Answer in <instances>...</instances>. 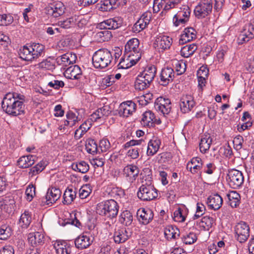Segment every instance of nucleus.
<instances>
[{
    "mask_svg": "<svg viewBox=\"0 0 254 254\" xmlns=\"http://www.w3.org/2000/svg\"><path fill=\"white\" fill-rule=\"evenodd\" d=\"M25 96L15 92L6 93L1 102L3 110L8 115L16 117L25 113Z\"/></svg>",
    "mask_w": 254,
    "mask_h": 254,
    "instance_id": "obj_1",
    "label": "nucleus"
},
{
    "mask_svg": "<svg viewBox=\"0 0 254 254\" xmlns=\"http://www.w3.org/2000/svg\"><path fill=\"white\" fill-rule=\"evenodd\" d=\"M161 144V140L157 137H153L147 144L146 155L151 157L156 154L158 151Z\"/></svg>",
    "mask_w": 254,
    "mask_h": 254,
    "instance_id": "obj_22",
    "label": "nucleus"
},
{
    "mask_svg": "<svg viewBox=\"0 0 254 254\" xmlns=\"http://www.w3.org/2000/svg\"><path fill=\"white\" fill-rule=\"evenodd\" d=\"M57 254H70L69 249L66 247L65 242H57L54 244Z\"/></svg>",
    "mask_w": 254,
    "mask_h": 254,
    "instance_id": "obj_48",
    "label": "nucleus"
},
{
    "mask_svg": "<svg viewBox=\"0 0 254 254\" xmlns=\"http://www.w3.org/2000/svg\"><path fill=\"white\" fill-rule=\"evenodd\" d=\"M155 121L154 114L151 111H146L143 114L141 123L143 126L153 127L154 125Z\"/></svg>",
    "mask_w": 254,
    "mask_h": 254,
    "instance_id": "obj_32",
    "label": "nucleus"
},
{
    "mask_svg": "<svg viewBox=\"0 0 254 254\" xmlns=\"http://www.w3.org/2000/svg\"><path fill=\"white\" fill-rule=\"evenodd\" d=\"M156 73V67L151 65L146 67L139 75L151 84L155 76Z\"/></svg>",
    "mask_w": 254,
    "mask_h": 254,
    "instance_id": "obj_26",
    "label": "nucleus"
},
{
    "mask_svg": "<svg viewBox=\"0 0 254 254\" xmlns=\"http://www.w3.org/2000/svg\"><path fill=\"white\" fill-rule=\"evenodd\" d=\"M31 47L33 49L32 51L33 53L35 59L41 56L44 50V46L39 43H33L30 45Z\"/></svg>",
    "mask_w": 254,
    "mask_h": 254,
    "instance_id": "obj_49",
    "label": "nucleus"
},
{
    "mask_svg": "<svg viewBox=\"0 0 254 254\" xmlns=\"http://www.w3.org/2000/svg\"><path fill=\"white\" fill-rule=\"evenodd\" d=\"M33 49L29 46H24L19 50V55L22 60L26 61H32L35 59L33 53L32 51Z\"/></svg>",
    "mask_w": 254,
    "mask_h": 254,
    "instance_id": "obj_29",
    "label": "nucleus"
},
{
    "mask_svg": "<svg viewBox=\"0 0 254 254\" xmlns=\"http://www.w3.org/2000/svg\"><path fill=\"white\" fill-rule=\"evenodd\" d=\"M36 156L31 155L21 157L17 161V165L21 168H27L34 164Z\"/></svg>",
    "mask_w": 254,
    "mask_h": 254,
    "instance_id": "obj_31",
    "label": "nucleus"
},
{
    "mask_svg": "<svg viewBox=\"0 0 254 254\" xmlns=\"http://www.w3.org/2000/svg\"><path fill=\"white\" fill-rule=\"evenodd\" d=\"M69 54L68 53L63 55L57 58V63L59 64L66 65L67 64L71 63V61L69 59Z\"/></svg>",
    "mask_w": 254,
    "mask_h": 254,
    "instance_id": "obj_59",
    "label": "nucleus"
},
{
    "mask_svg": "<svg viewBox=\"0 0 254 254\" xmlns=\"http://www.w3.org/2000/svg\"><path fill=\"white\" fill-rule=\"evenodd\" d=\"M136 105L132 101H127L122 103L119 106V113L121 116L127 117L136 111Z\"/></svg>",
    "mask_w": 254,
    "mask_h": 254,
    "instance_id": "obj_16",
    "label": "nucleus"
},
{
    "mask_svg": "<svg viewBox=\"0 0 254 254\" xmlns=\"http://www.w3.org/2000/svg\"><path fill=\"white\" fill-rule=\"evenodd\" d=\"M254 37V19L249 23L246 24L244 27L243 31L238 37L239 44L247 42Z\"/></svg>",
    "mask_w": 254,
    "mask_h": 254,
    "instance_id": "obj_13",
    "label": "nucleus"
},
{
    "mask_svg": "<svg viewBox=\"0 0 254 254\" xmlns=\"http://www.w3.org/2000/svg\"><path fill=\"white\" fill-rule=\"evenodd\" d=\"M212 9V0H201L195 6L194 13L197 18L201 19L209 14L211 12Z\"/></svg>",
    "mask_w": 254,
    "mask_h": 254,
    "instance_id": "obj_9",
    "label": "nucleus"
},
{
    "mask_svg": "<svg viewBox=\"0 0 254 254\" xmlns=\"http://www.w3.org/2000/svg\"><path fill=\"white\" fill-rule=\"evenodd\" d=\"M197 48V45L194 44L187 45L181 49V55L185 58H189L194 54Z\"/></svg>",
    "mask_w": 254,
    "mask_h": 254,
    "instance_id": "obj_38",
    "label": "nucleus"
},
{
    "mask_svg": "<svg viewBox=\"0 0 254 254\" xmlns=\"http://www.w3.org/2000/svg\"><path fill=\"white\" fill-rule=\"evenodd\" d=\"M235 239L240 243H245L250 237V227L247 223L241 221L234 227Z\"/></svg>",
    "mask_w": 254,
    "mask_h": 254,
    "instance_id": "obj_8",
    "label": "nucleus"
},
{
    "mask_svg": "<svg viewBox=\"0 0 254 254\" xmlns=\"http://www.w3.org/2000/svg\"><path fill=\"white\" fill-rule=\"evenodd\" d=\"M29 243L33 247L43 245L45 243V237L42 232L30 233L28 235Z\"/></svg>",
    "mask_w": 254,
    "mask_h": 254,
    "instance_id": "obj_21",
    "label": "nucleus"
},
{
    "mask_svg": "<svg viewBox=\"0 0 254 254\" xmlns=\"http://www.w3.org/2000/svg\"><path fill=\"white\" fill-rule=\"evenodd\" d=\"M39 67L47 70H51L54 68V64L50 60L46 59L39 64Z\"/></svg>",
    "mask_w": 254,
    "mask_h": 254,
    "instance_id": "obj_60",
    "label": "nucleus"
},
{
    "mask_svg": "<svg viewBox=\"0 0 254 254\" xmlns=\"http://www.w3.org/2000/svg\"><path fill=\"white\" fill-rule=\"evenodd\" d=\"M195 105V102L193 97L191 95H183L180 100V109L184 113L190 112Z\"/></svg>",
    "mask_w": 254,
    "mask_h": 254,
    "instance_id": "obj_17",
    "label": "nucleus"
},
{
    "mask_svg": "<svg viewBox=\"0 0 254 254\" xmlns=\"http://www.w3.org/2000/svg\"><path fill=\"white\" fill-rule=\"evenodd\" d=\"M65 6L61 1H54L49 3L45 8L46 13L54 17L57 18L62 15L65 12Z\"/></svg>",
    "mask_w": 254,
    "mask_h": 254,
    "instance_id": "obj_12",
    "label": "nucleus"
},
{
    "mask_svg": "<svg viewBox=\"0 0 254 254\" xmlns=\"http://www.w3.org/2000/svg\"><path fill=\"white\" fill-rule=\"evenodd\" d=\"M168 0H154L153 3V11L154 12H158L160 9L166 11L165 5H167Z\"/></svg>",
    "mask_w": 254,
    "mask_h": 254,
    "instance_id": "obj_51",
    "label": "nucleus"
},
{
    "mask_svg": "<svg viewBox=\"0 0 254 254\" xmlns=\"http://www.w3.org/2000/svg\"><path fill=\"white\" fill-rule=\"evenodd\" d=\"M205 207L204 205L201 203H197L196 213L194 215V219H197L201 216L205 212Z\"/></svg>",
    "mask_w": 254,
    "mask_h": 254,
    "instance_id": "obj_62",
    "label": "nucleus"
},
{
    "mask_svg": "<svg viewBox=\"0 0 254 254\" xmlns=\"http://www.w3.org/2000/svg\"><path fill=\"white\" fill-rule=\"evenodd\" d=\"M124 176L128 178L131 181L135 179L139 173L138 167L134 165L130 164L126 166L123 169Z\"/></svg>",
    "mask_w": 254,
    "mask_h": 254,
    "instance_id": "obj_27",
    "label": "nucleus"
},
{
    "mask_svg": "<svg viewBox=\"0 0 254 254\" xmlns=\"http://www.w3.org/2000/svg\"><path fill=\"white\" fill-rule=\"evenodd\" d=\"M125 146V147H132L128 150L127 155L132 159L138 158L139 153L142 152L146 148V143L142 139L131 140L126 143Z\"/></svg>",
    "mask_w": 254,
    "mask_h": 254,
    "instance_id": "obj_4",
    "label": "nucleus"
},
{
    "mask_svg": "<svg viewBox=\"0 0 254 254\" xmlns=\"http://www.w3.org/2000/svg\"><path fill=\"white\" fill-rule=\"evenodd\" d=\"M85 149L89 153L94 154L99 153L98 145L93 139H88L86 141Z\"/></svg>",
    "mask_w": 254,
    "mask_h": 254,
    "instance_id": "obj_43",
    "label": "nucleus"
},
{
    "mask_svg": "<svg viewBox=\"0 0 254 254\" xmlns=\"http://www.w3.org/2000/svg\"><path fill=\"white\" fill-rule=\"evenodd\" d=\"M176 14L177 16L187 18L188 20L190 15V9L188 6H184L183 9L179 11Z\"/></svg>",
    "mask_w": 254,
    "mask_h": 254,
    "instance_id": "obj_63",
    "label": "nucleus"
},
{
    "mask_svg": "<svg viewBox=\"0 0 254 254\" xmlns=\"http://www.w3.org/2000/svg\"><path fill=\"white\" fill-rule=\"evenodd\" d=\"M152 13L147 11L143 13L140 18L134 24L132 27L133 33H138L144 30L149 24L152 18Z\"/></svg>",
    "mask_w": 254,
    "mask_h": 254,
    "instance_id": "obj_11",
    "label": "nucleus"
},
{
    "mask_svg": "<svg viewBox=\"0 0 254 254\" xmlns=\"http://www.w3.org/2000/svg\"><path fill=\"white\" fill-rule=\"evenodd\" d=\"M116 3V0H104L101 1L99 9L102 11H110L115 7Z\"/></svg>",
    "mask_w": 254,
    "mask_h": 254,
    "instance_id": "obj_44",
    "label": "nucleus"
},
{
    "mask_svg": "<svg viewBox=\"0 0 254 254\" xmlns=\"http://www.w3.org/2000/svg\"><path fill=\"white\" fill-rule=\"evenodd\" d=\"M212 138L209 135H205L202 137L199 143V149L201 152L205 153L209 149L212 143Z\"/></svg>",
    "mask_w": 254,
    "mask_h": 254,
    "instance_id": "obj_39",
    "label": "nucleus"
},
{
    "mask_svg": "<svg viewBox=\"0 0 254 254\" xmlns=\"http://www.w3.org/2000/svg\"><path fill=\"white\" fill-rule=\"evenodd\" d=\"M91 192V189L88 184L82 186L80 188V199H84L87 198Z\"/></svg>",
    "mask_w": 254,
    "mask_h": 254,
    "instance_id": "obj_57",
    "label": "nucleus"
},
{
    "mask_svg": "<svg viewBox=\"0 0 254 254\" xmlns=\"http://www.w3.org/2000/svg\"><path fill=\"white\" fill-rule=\"evenodd\" d=\"M139 60L136 58L131 57L128 58L124 55V57L121 58V61L118 65V68H128L134 65Z\"/></svg>",
    "mask_w": 254,
    "mask_h": 254,
    "instance_id": "obj_30",
    "label": "nucleus"
},
{
    "mask_svg": "<svg viewBox=\"0 0 254 254\" xmlns=\"http://www.w3.org/2000/svg\"><path fill=\"white\" fill-rule=\"evenodd\" d=\"M129 238L127 232L125 228L118 229L114 233V239L116 243H122L126 241Z\"/></svg>",
    "mask_w": 254,
    "mask_h": 254,
    "instance_id": "obj_33",
    "label": "nucleus"
},
{
    "mask_svg": "<svg viewBox=\"0 0 254 254\" xmlns=\"http://www.w3.org/2000/svg\"><path fill=\"white\" fill-rule=\"evenodd\" d=\"M111 52L107 49H100L92 56V63L97 68H104L108 66L112 60Z\"/></svg>",
    "mask_w": 254,
    "mask_h": 254,
    "instance_id": "obj_3",
    "label": "nucleus"
},
{
    "mask_svg": "<svg viewBox=\"0 0 254 254\" xmlns=\"http://www.w3.org/2000/svg\"><path fill=\"white\" fill-rule=\"evenodd\" d=\"M119 211L117 202L113 199L102 201L96 207V212L99 215L110 219L115 218Z\"/></svg>",
    "mask_w": 254,
    "mask_h": 254,
    "instance_id": "obj_2",
    "label": "nucleus"
},
{
    "mask_svg": "<svg viewBox=\"0 0 254 254\" xmlns=\"http://www.w3.org/2000/svg\"><path fill=\"white\" fill-rule=\"evenodd\" d=\"M91 244V241L89 236L83 234L80 237V249H85L89 247Z\"/></svg>",
    "mask_w": 254,
    "mask_h": 254,
    "instance_id": "obj_61",
    "label": "nucleus"
},
{
    "mask_svg": "<svg viewBox=\"0 0 254 254\" xmlns=\"http://www.w3.org/2000/svg\"><path fill=\"white\" fill-rule=\"evenodd\" d=\"M173 218L175 221L178 222H182L185 220L186 216L181 208H178L174 211Z\"/></svg>",
    "mask_w": 254,
    "mask_h": 254,
    "instance_id": "obj_55",
    "label": "nucleus"
},
{
    "mask_svg": "<svg viewBox=\"0 0 254 254\" xmlns=\"http://www.w3.org/2000/svg\"><path fill=\"white\" fill-rule=\"evenodd\" d=\"M137 216L140 223L147 225L152 221L154 214L150 209L142 208L138 210Z\"/></svg>",
    "mask_w": 254,
    "mask_h": 254,
    "instance_id": "obj_19",
    "label": "nucleus"
},
{
    "mask_svg": "<svg viewBox=\"0 0 254 254\" xmlns=\"http://www.w3.org/2000/svg\"><path fill=\"white\" fill-rule=\"evenodd\" d=\"M229 204L233 208L237 207L240 202V195L236 191H231L227 194Z\"/></svg>",
    "mask_w": 254,
    "mask_h": 254,
    "instance_id": "obj_36",
    "label": "nucleus"
},
{
    "mask_svg": "<svg viewBox=\"0 0 254 254\" xmlns=\"http://www.w3.org/2000/svg\"><path fill=\"white\" fill-rule=\"evenodd\" d=\"M154 107L159 113L167 115L171 110V101L168 98L159 97L155 100Z\"/></svg>",
    "mask_w": 254,
    "mask_h": 254,
    "instance_id": "obj_15",
    "label": "nucleus"
},
{
    "mask_svg": "<svg viewBox=\"0 0 254 254\" xmlns=\"http://www.w3.org/2000/svg\"><path fill=\"white\" fill-rule=\"evenodd\" d=\"M172 64L178 75H181L186 71L187 66L185 63L183 61L174 60L172 61Z\"/></svg>",
    "mask_w": 254,
    "mask_h": 254,
    "instance_id": "obj_47",
    "label": "nucleus"
},
{
    "mask_svg": "<svg viewBox=\"0 0 254 254\" xmlns=\"http://www.w3.org/2000/svg\"><path fill=\"white\" fill-rule=\"evenodd\" d=\"M76 194L75 189L73 190L71 188H67L63 195V203L66 205L70 204L75 198Z\"/></svg>",
    "mask_w": 254,
    "mask_h": 254,
    "instance_id": "obj_37",
    "label": "nucleus"
},
{
    "mask_svg": "<svg viewBox=\"0 0 254 254\" xmlns=\"http://www.w3.org/2000/svg\"><path fill=\"white\" fill-rule=\"evenodd\" d=\"M11 235L10 228L6 226H2L0 228V239L6 240Z\"/></svg>",
    "mask_w": 254,
    "mask_h": 254,
    "instance_id": "obj_58",
    "label": "nucleus"
},
{
    "mask_svg": "<svg viewBox=\"0 0 254 254\" xmlns=\"http://www.w3.org/2000/svg\"><path fill=\"white\" fill-rule=\"evenodd\" d=\"M150 85V83L149 82L138 75L134 83V87L136 90H143L149 87Z\"/></svg>",
    "mask_w": 254,
    "mask_h": 254,
    "instance_id": "obj_46",
    "label": "nucleus"
},
{
    "mask_svg": "<svg viewBox=\"0 0 254 254\" xmlns=\"http://www.w3.org/2000/svg\"><path fill=\"white\" fill-rule=\"evenodd\" d=\"M203 166L202 160L199 157H193L187 165V169L191 173H196L198 171L200 170Z\"/></svg>",
    "mask_w": 254,
    "mask_h": 254,
    "instance_id": "obj_25",
    "label": "nucleus"
},
{
    "mask_svg": "<svg viewBox=\"0 0 254 254\" xmlns=\"http://www.w3.org/2000/svg\"><path fill=\"white\" fill-rule=\"evenodd\" d=\"M61 194L62 192L58 188L55 187L49 188L46 195L41 199V205H52L60 198Z\"/></svg>",
    "mask_w": 254,
    "mask_h": 254,
    "instance_id": "obj_10",
    "label": "nucleus"
},
{
    "mask_svg": "<svg viewBox=\"0 0 254 254\" xmlns=\"http://www.w3.org/2000/svg\"><path fill=\"white\" fill-rule=\"evenodd\" d=\"M123 20L121 17H115L104 20L98 24L97 28L100 29L115 30L122 25Z\"/></svg>",
    "mask_w": 254,
    "mask_h": 254,
    "instance_id": "obj_14",
    "label": "nucleus"
},
{
    "mask_svg": "<svg viewBox=\"0 0 254 254\" xmlns=\"http://www.w3.org/2000/svg\"><path fill=\"white\" fill-rule=\"evenodd\" d=\"M172 43V38L167 35H158L155 40V44L160 52H163L169 49Z\"/></svg>",
    "mask_w": 254,
    "mask_h": 254,
    "instance_id": "obj_18",
    "label": "nucleus"
},
{
    "mask_svg": "<svg viewBox=\"0 0 254 254\" xmlns=\"http://www.w3.org/2000/svg\"><path fill=\"white\" fill-rule=\"evenodd\" d=\"M74 23L78 25L79 21L76 23L75 21H74V18L71 17L64 21H59L58 25L62 28L66 29L69 28Z\"/></svg>",
    "mask_w": 254,
    "mask_h": 254,
    "instance_id": "obj_53",
    "label": "nucleus"
},
{
    "mask_svg": "<svg viewBox=\"0 0 254 254\" xmlns=\"http://www.w3.org/2000/svg\"><path fill=\"white\" fill-rule=\"evenodd\" d=\"M66 117L68 120L66 121L64 123L65 126L72 127L75 125L76 122H77V117L72 112H68L66 114Z\"/></svg>",
    "mask_w": 254,
    "mask_h": 254,
    "instance_id": "obj_56",
    "label": "nucleus"
},
{
    "mask_svg": "<svg viewBox=\"0 0 254 254\" xmlns=\"http://www.w3.org/2000/svg\"><path fill=\"white\" fill-rule=\"evenodd\" d=\"M65 76L67 78L78 79L79 78V66L74 65L68 67L65 71Z\"/></svg>",
    "mask_w": 254,
    "mask_h": 254,
    "instance_id": "obj_34",
    "label": "nucleus"
},
{
    "mask_svg": "<svg viewBox=\"0 0 254 254\" xmlns=\"http://www.w3.org/2000/svg\"><path fill=\"white\" fill-rule=\"evenodd\" d=\"M110 148L111 144L108 139L104 138L100 141L98 147L99 153L107 152Z\"/></svg>",
    "mask_w": 254,
    "mask_h": 254,
    "instance_id": "obj_50",
    "label": "nucleus"
},
{
    "mask_svg": "<svg viewBox=\"0 0 254 254\" xmlns=\"http://www.w3.org/2000/svg\"><path fill=\"white\" fill-rule=\"evenodd\" d=\"M31 222V216L28 211H25L21 214L19 219V224L23 228H27Z\"/></svg>",
    "mask_w": 254,
    "mask_h": 254,
    "instance_id": "obj_45",
    "label": "nucleus"
},
{
    "mask_svg": "<svg viewBox=\"0 0 254 254\" xmlns=\"http://www.w3.org/2000/svg\"><path fill=\"white\" fill-rule=\"evenodd\" d=\"M137 196L143 201H150L158 196L157 190L151 184H143L139 189Z\"/></svg>",
    "mask_w": 254,
    "mask_h": 254,
    "instance_id": "obj_6",
    "label": "nucleus"
},
{
    "mask_svg": "<svg viewBox=\"0 0 254 254\" xmlns=\"http://www.w3.org/2000/svg\"><path fill=\"white\" fill-rule=\"evenodd\" d=\"M25 194L27 196V200L29 201L32 200L33 196L35 195V188L32 186H30L26 189L25 190Z\"/></svg>",
    "mask_w": 254,
    "mask_h": 254,
    "instance_id": "obj_64",
    "label": "nucleus"
},
{
    "mask_svg": "<svg viewBox=\"0 0 254 254\" xmlns=\"http://www.w3.org/2000/svg\"><path fill=\"white\" fill-rule=\"evenodd\" d=\"M132 214L128 210L123 211L120 215V222L126 226H129L132 222Z\"/></svg>",
    "mask_w": 254,
    "mask_h": 254,
    "instance_id": "obj_41",
    "label": "nucleus"
},
{
    "mask_svg": "<svg viewBox=\"0 0 254 254\" xmlns=\"http://www.w3.org/2000/svg\"><path fill=\"white\" fill-rule=\"evenodd\" d=\"M174 78V71L172 68L166 67L162 69L160 73V84L166 86L172 82Z\"/></svg>",
    "mask_w": 254,
    "mask_h": 254,
    "instance_id": "obj_23",
    "label": "nucleus"
},
{
    "mask_svg": "<svg viewBox=\"0 0 254 254\" xmlns=\"http://www.w3.org/2000/svg\"><path fill=\"white\" fill-rule=\"evenodd\" d=\"M214 219L209 216H203L200 221H197V225L203 230H209L212 226Z\"/></svg>",
    "mask_w": 254,
    "mask_h": 254,
    "instance_id": "obj_35",
    "label": "nucleus"
},
{
    "mask_svg": "<svg viewBox=\"0 0 254 254\" xmlns=\"http://www.w3.org/2000/svg\"><path fill=\"white\" fill-rule=\"evenodd\" d=\"M125 55L128 58L133 57L139 60L141 56L139 41L137 38L128 40L125 46Z\"/></svg>",
    "mask_w": 254,
    "mask_h": 254,
    "instance_id": "obj_5",
    "label": "nucleus"
},
{
    "mask_svg": "<svg viewBox=\"0 0 254 254\" xmlns=\"http://www.w3.org/2000/svg\"><path fill=\"white\" fill-rule=\"evenodd\" d=\"M227 180L229 186L233 189H239L244 183V178L241 171L236 169L229 171Z\"/></svg>",
    "mask_w": 254,
    "mask_h": 254,
    "instance_id": "obj_7",
    "label": "nucleus"
},
{
    "mask_svg": "<svg viewBox=\"0 0 254 254\" xmlns=\"http://www.w3.org/2000/svg\"><path fill=\"white\" fill-rule=\"evenodd\" d=\"M45 166V163L43 162H41L38 163L36 166L30 169V171L29 172V175H31V177H32L38 174L44 170Z\"/></svg>",
    "mask_w": 254,
    "mask_h": 254,
    "instance_id": "obj_54",
    "label": "nucleus"
},
{
    "mask_svg": "<svg viewBox=\"0 0 254 254\" xmlns=\"http://www.w3.org/2000/svg\"><path fill=\"white\" fill-rule=\"evenodd\" d=\"M242 121L244 123L241 125L240 127H238V130L240 131H244L252 126L251 115L248 112H245L244 113Z\"/></svg>",
    "mask_w": 254,
    "mask_h": 254,
    "instance_id": "obj_42",
    "label": "nucleus"
},
{
    "mask_svg": "<svg viewBox=\"0 0 254 254\" xmlns=\"http://www.w3.org/2000/svg\"><path fill=\"white\" fill-rule=\"evenodd\" d=\"M207 203L209 208L217 210L222 206L223 199L218 194H214L207 198Z\"/></svg>",
    "mask_w": 254,
    "mask_h": 254,
    "instance_id": "obj_24",
    "label": "nucleus"
},
{
    "mask_svg": "<svg viewBox=\"0 0 254 254\" xmlns=\"http://www.w3.org/2000/svg\"><path fill=\"white\" fill-rule=\"evenodd\" d=\"M164 233L165 238L168 240L176 239L178 238L180 234L179 229L176 226L172 225L167 226L164 230Z\"/></svg>",
    "mask_w": 254,
    "mask_h": 254,
    "instance_id": "obj_28",
    "label": "nucleus"
},
{
    "mask_svg": "<svg viewBox=\"0 0 254 254\" xmlns=\"http://www.w3.org/2000/svg\"><path fill=\"white\" fill-rule=\"evenodd\" d=\"M95 37L99 42H103L110 40L112 37V34L111 31L104 29V30L98 32Z\"/></svg>",
    "mask_w": 254,
    "mask_h": 254,
    "instance_id": "obj_40",
    "label": "nucleus"
},
{
    "mask_svg": "<svg viewBox=\"0 0 254 254\" xmlns=\"http://www.w3.org/2000/svg\"><path fill=\"white\" fill-rule=\"evenodd\" d=\"M196 240L197 237L193 232H190L182 238V241L186 245H191L194 243Z\"/></svg>",
    "mask_w": 254,
    "mask_h": 254,
    "instance_id": "obj_52",
    "label": "nucleus"
},
{
    "mask_svg": "<svg viewBox=\"0 0 254 254\" xmlns=\"http://www.w3.org/2000/svg\"><path fill=\"white\" fill-rule=\"evenodd\" d=\"M196 32L192 27H187L185 28L183 33L180 36L179 40L180 45H183L187 42H190L196 38Z\"/></svg>",
    "mask_w": 254,
    "mask_h": 254,
    "instance_id": "obj_20",
    "label": "nucleus"
}]
</instances>
